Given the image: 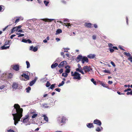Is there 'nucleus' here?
<instances>
[{
    "instance_id": "obj_1",
    "label": "nucleus",
    "mask_w": 132,
    "mask_h": 132,
    "mask_svg": "<svg viewBox=\"0 0 132 132\" xmlns=\"http://www.w3.org/2000/svg\"><path fill=\"white\" fill-rule=\"evenodd\" d=\"M14 107V109L12 111V115L13 117L14 124L16 125L20 121V119L22 117L23 109L21 108L20 106L18 104H15Z\"/></svg>"
},
{
    "instance_id": "obj_2",
    "label": "nucleus",
    "mask_w": 132,
    "mask_h": 132,
    "mask_svg": "<svg viewBox=\"0 0 132 132\" xmlns=\"http://www.w3.org/2000/svg\"><path fill=\"white\" fill-rule=\"evenodd\" d=\"M59 118L60 119H58V123L59 124L62 123L61 125V126H62L63 124H65L66 121H68V119L67 118L64 116H62Z\"/></svg>"
},
{
    "instance_id": "obj_3",
    "label": "nucleus",
    "mask_w": 132,
    "mask_h": 132,
    "mask_svg": "<svg viewBox=\"0 0 132 132\" xmlns=\"http://www.w3.org/2000/svg\"><path fill=\"white\" fill-rule=\"evenodd\" d=\"M80 74L78 72L76 71L75 72V74L73 78L74 79H76L78 80L81 79V78L80 76Z\"/></svg>"
},
{
    "instance_id": "obj_4",
    "label": "nucleus",
    "mask_w": 132,
    "mask_h": 132,
    "mask_svg": "<svg viewBox=\"0 0 132 132\" xmlns=\"http://www.w3.org/2000/svg\"><path fill=\"white\" fill-rule=\"evenodd\" d=\"M83 70H84L85 72L86 73L89 72L92 70V68H91L90 67H89L88 66H84L83 67Z\"/></svg>"
},
{
    "instance_id": "obj_5",
    "label": "nucleus",
    "mask_w": 132,
    "mask_h": 132,
    "mask_svg": "<svg viewBox=\"0 0 132 132\" xmlns=\"http://www.w3.org/2000/svg\"><path fill=\"white\" fill-rule=\"evenodd\" d=\"M93 123L94 124H96L99 126H100L102 125V123L101 121L97 119L94 120Z\"/></svg>"
},
{
    "instance_id": "obj_6",
    "label": "nucleus",
    "mask_w": 132,
    "mask_h": 132,
    "mask_svg": "<svg viewBox=\"0 0 132 132\" xmlns=\"http://www.w3.org/2000/svg\"><path fill=\"white\" fill-rule=\"evenodd\" d=\"M29 120V116L27 115L25 116V117L23 118L22 122L24 123H27L28 121Z\"/></svg>"
},
{
    "instance_id": "obj_7",
    "label": "nucleus",
    "mask_w": 132,
    "mask_h": 132,
    "mask_svg": "<svg viewBox=\"0 0 132 132\" xmlns=\"http://www.w3.org/2000/svg\"><path fill=\"white\" fill-rule=\"evenodd\" d=\"M70 67L69 65H67L65 66V68L66 69L65 72V73L68 74L70 72Z\"/></svg>"
},
{
    "instance_id": "obj_8",
    "label": "nucleus",
    "mask_w": 132,
    "mask_h": 132,
    "mask_svg": "<svg viewBox=\"0 0 132 132\" xmlns=\"http://www.w3.org/2000/svg\"><path fill=\"white\" fill-rule=\"evenodd\" d=\"M29 50L34 52H36L38 50V47L36 46L33 48V46H32L30 47Z\"/></svg>"
},
{
    "instance_id": "obj_9",
    "label": "nucleus",
    "mask_w": 132,
    "mask_h": 132,
    "mask_svg": "<svg viewBox=\"0 0 132 132\" xmlns=\"http://www.w3.org/2000/svg\"><path fill=\"white\" fill-rule=\"evenodd\" d=\"M67 63V62L65 61H63L61 62L60 64L58 65V67L62 68L64 66V64H65Z\"/></svg>"
},
{
    "instance_id": "obj_10",
    "label": "nucleus",
    "mask_w": 132,
    "mask_h": 132,
    "mask_svg": "<svg viewBox=\"0 0 132 132\" xmlns=\"http://www.w3.org/2000/svg\"><path fill=\"white\" fill-rule=\"evenodd\" d=\"M12 68L14 70L16 71H18L19 70V66L17 65H13Z\"/></svg>"
},
{
    "instance_id": "obj_11",
    "label": "nucleus",
    "mask_w": 132,
    "mask_h": 132,
    "mask_svg": "<svg viewBox=\"0 0 132 132\" xmlns=\"http://www.w3.org/2000/svg\"><path fill=\"white\" fill-rule=\"evenodd\" d=\"M86 126L87 127L89 128H91L94 127L93 123H87L86 124Z\"/></svg>"
},
{
    "instance_id": "obj_12",
    "label": "nucleus",
    "mask_w": 132,
    "mask_h": 132,
    "mask_svg": "<svg viewBox=\"0 0 132 132\" xmlns=\"http://www.w3.org/2000/svg\"><path fill=\"white\" fill-rule=\"evenodd\" d=\"M21 76L23 77H24L25 79H26L25 80H29V77L28 76L26 75V74L23 73L21 75Z\"/></svg>"
},
{
    "instance_id": "obj_13",
    "label": "nucleus",
    "mask_w": 132,
    "mask_h": 132,
    "mask_svg": "<svg viewBox=\"0 0 132 132\" xmlns=\"http://www.w3.org/2000/svg\"><path fill=\"white\" fill-rule=\"evenodd\" d=\"M95 55L94 54H90L87 56V57L89 58L93 59L94 58Z\"/></svg>"
},
{
    "instance_id": "obj_14",
    "label": "nucleus",
    "mask_w": 132,
    "mask_h": 132,
    "mask_svg": "<svg viewBox=\"0 0 132 132\" xmlns=\"http://www.w3.org/2000/svg\"><path fill=\"white\" fill-rule=\"evenodd\" d=\"M18 87V85L16 83H14L12 86V87L13 89H16Z\"/></svg>"
},
{
    "instance_id": "obj_15",
    "label": "nucleus",
    "mask_w": 132,
    "mask_h": 132,
    "mask_svg": "<svg viewBox=\"0 0 132 132\" xmlns=\"http://www.w3.org/2000/svg\"><path fill=\"white\" fill-rule=\"evenodd\" d=\"M43 20L45 21V22H51L52 21L54 20L53 19H42Z\"/></svg>"
},
{
    "instance_id": "obj_16",
    "label": "nucleus",
    "mask_w": 132,
    "mask_h": 132,
    "mask_svg": "<svg viewBox=\"0 0 132 132\" xmlns=\"http://www.w3.org/2000/svg\"><path fill=\"white\" fill-rule=\"evenodd\" d=\"M57 65H58V63L54 62L51 65V68L52 69H53L55 68Z\"/></svg>"
},
{
    "instance_id": "obj_17",
    "label": "nucleus",
    "mask_w": 132,
    "mask_h": 132,
    "mask_svg": "<svg viewBox=\"0 0 132 132\" xmlns=\"http://www.w3.org/2000/svg\"><path fill=\"white\" fill-rule=\"evenodd\" d=\"M5 86L4 85H0V92L2 91V90H4Z\"/></svg>"
},
{
    "instance_id": "obj_18",
    "label": "nucleus",
    "mask_w": 132,
    "mask_h": 132,
    "mask_svg": "<svg viewBox=\"0 0 132 132\" xmlns=\"http://www.w3.org/2000/svg\"><path fill=\"white\" fill-rule=\"evenodd\" d=\"M82 59H83L85 62H86L87 63L88 62V59L87 57L84 56Z\"/></svg>"
},
{
    "instance_id": "obj_19",
    "label": "nucleus",
    "mask_w": 132,
    "mask_h": 132,
    "mask_svg": "<svg viewBox=\"0 0 132 132\" xmlns=\"http://www.w3.org/2000/svg\"><path fill=\"white\" fill-rule=\"evenodd\" d=\"M83 56H82L80 55H78V56L77 57V60H79V61H80L81 60H82L83 58Z\"/></svg>"
},
{
    "instance_id": "obj_20",
    "label": "nucleus",
    "mask_w": 132,
    "mask_h": 132,
    "mask_svg": "<svg viewBox=\"0 0 132 132\" xmlns=\"http://www.w3.org/2000/svg\"><path fill=\"white\" fill-rule=\"evenodd\" d=\"M92 25V23H85L86 26L89 28H91Z\"/></svg>"
},
{
    "instance_id": "obj_21",
    "label": "nucleus",
    "mask_w": 132,
    "mask_h": 132,
    "mask_svg": "<svg viewBox=\"0 0 132 132\" xmlns=\"http://www.w3.org/2000/svg\"><path fill=\"white\" fill-rule=\"evenodd\" d=\"M10 46H5L4 45L2 46L1 47V49L2 50L6 49L9 48Z\"/></svg>"
},
{
    "instance_id": "obj_22",
    "label": "nucleus",
    "mask_w": 132,
    "mask_h": 132,
    "mask_svg": "<svg viewBox=\"0 0 132 132\" xmlns=\"http://www.w3.org/2000/svg\"><path fill=\"white\" fill-rule=\"evenodd\" d=\"M63 25L67 27L68 28H69V27L71 26V24L69 23H64Z\"/></svg>"
},
{
    "instance_id": "obj_23",
    "label": "nucleus",
    "mask_w": 132,
    "mask_h": 132,
    "mask_svg": "<svg viewBox=\"0 0 132 132\" xmlns=\"http://www.w3.org/2000/svg\"><path fill=\"white\" fill-rule=\"evenodd\" d=\"M26 63L27 65V69L29 68L30 67V64L29 62L28 61H26Z\"/></svg>"
},
{
    "instance_id": "obj_24",
    "label": "nucleus",
    "mask_w": 132,
    "mask_h": 132,
    "mask_svg": "<svg viewBox=\"0 0 132 132\" xmlns=\"http://www.w3.org/2000/svg\"><path fill=\"white\" fill-rule=\"evenodd\" d=\"M42 117H44V120L46 121H48V117L45 115H44L42 116Z\"/></svg>"
},
{
    "instance_id": "obj_25",
    "label": "nucleus",
    "mask_w": 132,
    "mask_h": 132,
    "mask_svg": "<svg viewBox=\"0 0 132 132\" xmlns=\"http://www.w3.org/2000/svg\"><path fill=\"white\" fill-rule=\"evenodd\" d=\"M35 82V80H32L29 83V85L30 86H32Z\"/></svg>"
},
{
    "instance_id": "obj_26",
    "label": "nucleus",
    "mask_w": 132,
    "mask_h": 132,
    "mask_svg": "<svg viewBox=\"0 0 132 132\" xmlns=\"http://www.w3.org/2000/svg\"><path fill=\"white\" fill-rule=\"evenodd\" d=\"M68 75V74H67L65 73H63L62 74V76L64 77L65 78L67 77Z\"/></svg>"
},
{
    "instance_id": "obj_27",
    "label": "nucleus",
    "mask_w": 132,
    "mask_h": 132,
    "mask_svg": "<svg viewBox=\"0 0 132 132\" xmlns=\"http://www.w3.org/2000/svg\"><path fill=\"white\" fill-rule=\"evenodd\" d=\"M101 84L103 87H104L108 89H110V88H109V87L108 86H107L105 84L103 83H101Z\"/></svg>"
},
{
    "instance_id": "obj_28",
    "label": "nucleus",
    "mask_w": 132,
    "mask_h": 132,
    "mask_svg": "<svg viewBox=\"0 0 132 132\" xmlns=\"http://www.w3.org/2000/svg\"><path fill=\"white\" fill-rule=\"evenodd\" d=\"M17 35H19L18 36V37H22L24 36V34H21L20 33H16Z\"/></svg>"
},
{
    "instance_id": "obj_29",
    "label": "nucleus",
    "mask_w": 132,
    "mask_h": 132,
    "mask_svg": "<svg viewBox=\"0 0 132 132\" xmlns=\"http://www.w3.org/2000/svg\"><path fill=\"white\" fill-rule=\"evenodd\" d=\"M91 81L93 82L94 84L95 85H96V81H94V79L93 78L91 79Z\"/></svg>"
},
{
    "instance_id": "obj_30",
    "label": "nucleus",
    "mask_w": 132,
    "mask_h": 132,
    "mask_svg": "<svg viewBox=\"0 0 132 132\" xmlns=\"http://www.w3.org/2000/svg\"><path fill=\"white\" fill-rule=\"evenodd\" d=\"M65 83L64 81H62L61 83H60L58 85V87H60L61 86H62Z\"/></svg>"
},
{
    "instance_id": "obj_31",
    "label": "nucleus",
    "mask_w": 132,
    "mask_h": 132,
    "mask_svg": "<svg viewBox=\"0 0 132 132\" xmlns=\"http://www.w3.org/2000/svg\"><path fill=\"white\" fill-rule=\"evenodd\" d=\"M124 54L127 56H129V57H130L131 56V55L130 53H127L126 52H124Z\"/></svg>"
},
{
    "instance_id": "obj_32",
    "label": "nucleus",
    "mask_w": 132,
    "mask_h": 132,
    "mask_svg": "<svg viewBox=\"0 0 132 132\" xmlns=\"http://www.w3.org/2000/svg\"><path fill=\"white\" fill-rule=\"evenodd\" d=\"M42 105V107L44 108H47L48 107V106H47V104H43Z\"/></svg>"
},
{
    "instance_id": "obj_33",
    "label": "nucleus",
    "mask_w": 132,
    "mask_h": 132,
    "mask_svg": "<svg viewBox=\"0 0 132 132\" xmlns=\"http://www.w3.org/2000/svg\"><path fill=\"white\" fill-rule=\"evenodd\" d=\"M109 49L111 53H112L114 51V50L113 47H110L109 48Z\"/></svg>"
},
{
    "instance_id": "obj_34",
    "label": "nucleus",
    "mask_w": 132,
    "mask_h": 132,
    "mask_svg": "<svg viewBox=\"0 0 132 132\" xmlns=\"http://www.w3.org/2000/svg\"><path fill=\"white\" fill-rule=\"evenodd\" d=\"M37 116V113H34L33 114L32 116V118H34Z\"/></svg>"
},
{
    "instance_id": "obj_35",
    "label": "nucleus",
    "mask_w": 132,
    "mask_h": 132,
    "mask_svg": "<svg viewBox=\"0 0 132 132\" xmlns=\"http://www.w3.org/2000/svg\"><path fill=\"white\" fill-rule=\"evenodd\" d=\"M103 72H104L105 73H110V71H109L108 70L105 69L103 71Z\"/></svg>"
},
{
    "instance_id": "obj_36",
    "label": "nucleus",
    "mask_w": 132,
    "mask_h": 132,
    "mask_svg": "<svg viewBox=\"0 0 132 132\" xmlns=\"http://www.w3.org/2000/svg\"><path fill=\"white\" fill-rule=\"evenodd\" d=\"M51 84L50 83L49 81H47L46 84V85L47 87H48Z\"/></svg>"
},
{
    "instance_id": "obj_37",
    "label": "nucleus",
    "mask_w": 132,
    "mask_h": 132,
    "mask_svg": "<svg viewBox=\"0 0 132 132\" xmlns=\"http://www.w3.org/2000/svg\"><path fill=\"white\" fill-rule=\"evenodd\" d=\"M55 84H53L49 88H50L51 89H53V88L54 87L55 85Z\"/></svg>"
},
{
    "instance_id": "obj_38",
    "label": "nucleus",
    "mask_w": 132,
    "mask_h": 132,
    "mask_svg": "<svg viewBox=\"0 0 132 132\" xmlns=\"http://www.w3.org/2000/svg\"><path fill=\"white\" fill-rule=\"evenodd\" d=\"M96 131L97 132H100L101 131L100 128L99 127H97L96 129Z\"/></svg>"
},
{
    "instance_id": "obj_39",
    "label": "nucleus",
    "mask_w": 132,
    "mask_h": 132,
    "mask_svg": "<svg viewBox=\"0 0 132 132\" xmlns=\"http://www.w3.org/2000/svg\"><path fill=\"white\" fill-rule=\"evenodd\" d=\"M27 90L26 92L27 93H28L29 90L31 89V88L30 87H28L26 89Z\"/></svg>"
},
{
    "instance_id": "obj_40",
    "label": "nucleus",
    "mask_w": 132,
    "mask_h": 132,
    "mask_svg": "<svg viewBox=\"0 0 132 132\" xmlns=\"http://www.w3.org/2000/svg\"><path fill=\"white\" fill-rule=\"evenodd\" d=\"M44 4H45V5L47 6L48 4L49 3V2L48 1H44Z\"/></svg>"
},
{
    "instance_id": "obj_41",
    "label": "nucleus",
    "mask_w": 132,
    "mask_h": 132,
    "mask_svg": "<svg viewBox=\"0 0 132 132\" xmlns=\"http://www.w3.org/2000/svg\"><path fill=\"white\" fill-rule=\"evenodd\" d=\"M61 2L63 4H67V2L66 1L64 0H61Z\"/></svg>"
},
{
    "instance_id": "obj_42",
    "label": "nucleus",
    "mask_w": 132,
    "mask_h": 132,
    "mask_svg": "<svg viewBox=\"0 0 132 132\" xmlns=\"http://www.w3.org/2000/svg\"><path fill=\"white\" fill-rule=\"evenodd\" d=\"M63 69L62 68H61L58 71L61 74L63 72Z\"/></svg>"
},
{
    "instance_id": "obj_43",
    "label": "nucleus",
    "mask_w": 132,
    "mask_h": 132,
    "mask_svg": "<svg viewBox=\"0 0 132 132\" xmlns=\"http://www.w3.org/2000/svg\"><path fill=\"white\" fill-rule=\"evenodd\" d=\"M127 95H132V90H131V91L129 92H127Z\"/></svg>"
},
{
    "instance_id": "obj_44",
    "label": "nucleus",
    "mask_w": 132,
    "mask_h": 132,
    "mask_svg": "<svg viewBox=\"0 0 132 132\" xmlns=\"http://www.w3.org/2000/svg\"><path fill=\"white\" fill-rule=\"evenodd\" d=\"M63 49H64V52H68V51L67 50H69V48H64Z\"/></svg>"
},
{
    "instance_id": "obj_45",
    "label": "nucleus",
    "mask_w": 132,
    "mask_h": 132,
    "mask_svg": "<svg viewBox=\"0 0 132 132\" xmlns=\"http://www.w3.org/2000/svg\"><path fill=\"white\" fill-rule=\"evenodd\" d=\"M131 89L130 88H127V89H126L125 90H124V92H126L127 91L128 92V91H131Z\"/></svg>"
},
{
    "instance_id": "obj_46",
    "label": "nucleus",
    "mask_w": 132,
    "mask_h": 132,
    "mask_svg": "<svg viewBox=\"0 0 132 132\" xmlns=\"http://www.w3.org/2000/svg\"><path fill=\"white\" fill-rule=\"evenodd\" d=\"M111 64H112V65L114 67H115L116 66V65H115L114 63L112 61H111Z\"/></svg>"
},
{
    "instance_id": "obj_47",
    "label": "nucleus",
    "mask_w": 132,
    "mask_h": 132,
    "mask_svg": "<svg viewBox=\"0 0 132 132\" xmlns=\"http://www.w3.org/2000/svg\"><path fill=\"white\" fill-rule=\"evenodd\" d=\"M119 47L121 50L123 51H125V50L122 48V47L121 45H119Z\"/></svg>"
},
{
    "instance_id": "obj_48",
    "label": "nucleus",
    "mask_w": 132,
    "mask_h": 132,
    "mask_svg": "<svg viewBox=\"0 0 132 132\" xmlns=\"http://www.w3.org/2000/svg\"><path fill=\"white\" fill-rule=\"evenodd\" d=\"M22 42H23L27 43L28 42V40H27L25 39H23L22 40Z\"/></svg>"
},
{
    "instance_id": "obj_49",
    "label": "nucleus",
    "mask_w": 132,
    "mask_h": 132,
    "mask_svg": "<svg viewBox=\"0 0 132 132\" xmlns=\"http://www.w3.org/2000/svg\"><path fill=\"white\" fill-rule=\"evenodd\" d=\"M128 60L130 61L131 62H132V57L130 56V57H129L128 58Z\"/></svg>"
},
{
    "instance_id": "obj_50",
    "label": "nucleus",
    "mask_w": 132,
    "mask_h": 132,
    "mask_svg": "<svg viewBox=\"0 0 132 132\" xmlns=\"http://www.w3.org/2000/svg\"><path fill=\"white\" fill-rule=\"evenodd\" d=\"M109 47H112L113 45L111 43H109L108 44Z\"/></svg>"
},
{
    "instance_id": "obj_51",
    "label": "nucleus",
    "mask_w": 132,
    "mask_h": 132,
    "mask_svg": "<svg viewBox=\"0 0 132 132\" xmlns=\"http://www.w3.org/2000/svg\"><path fill=\"white\" fill-rule=\"evenodd\" d=\"M78 68H79L81 69H82V68L81 67L80 64H78Z\"/></svg>"
},
{
    "instance_id": "obj_52",
    "label": "nucleus",
    "mask_w": 132,
    "mask_h": 132,
    "mask_svg": "<svg viewBox=\"0 0 132 132\" xmlns=\"http://www.w3.org/2000/svg\"><path fill=\"white\" fill-rule=\"evenodd\" d=\"M62 32V30L61 29H58V34L61 33Z\"/></svg>"
},
{
    "instance_id": "obj_53",
    "label": "nucleus",
    "mask_w": 132,
    "mask_h": 132,
    "mask_svg": "<svg viewBox=\"0 0 132 132\" xmlns=\"http://www.w3.org/2000/svg\"><path fill=\"white\" fill-rule=\"evenodd\" d=\"M81 69H80L79 68H76V71H77L76 72L78 71V72H80V71H81Z\"/></svg>"
},
{
    "instance_id": "obj_54",
    "label": "nucleus",
    "mask_w": 132,
    "mask_h": 132,
    "mask_svg": "<svg viewBox=\"0 0 132 132\" xmlns=\"http://www.w3.org/2000/svg\"><path fill=\"white\" fill-rule=\"evenodd\" d=\"M10 25H9V26H6L4 28H3V31H4L7 28V27H9V26H10Z\"/></svg>"
},
{
    "instance_id": "obj_55",
    "label": "nucleus",
    "mask_w": 132,
    "mask_h": 132,
    "mask_svg": "<svg viewBox=\"0 0 132 132\" xmlns=\"http://www.w3.org/2000/svg\"><path fill=\"white\" fill-rule=\"evenodd\" d=\"M71 75L72 76H73L75 74V72H74V73L73 72L71 71Z\"/></svg>"
},
{
    "instance_id": "obj_56",
    "label": "nucleus",
    "mask_w": 132,
    "mask_h": 132,
    "mask_svg": "<svg viewBox=\"0 0 132 132\" xmlns=\"http://www.w3.org/2000/svg\"><path fill=\"white\" fill-rule=\"evenodd\" d=\"M15 36V35L13 34L10 37V38L12 39Z\"/></svg>"
},
{
    "instance_id": "obj_57",
    "label": "nucleus",
    "mask_w": 132,
    "mask_h": 132,
    "mask_svg": "<svg viewBox=\"0 0 132 132\" xmlns=\"http://www.w3.org/2000/svg\"><path fill=\"white\" fill-rule=\"evenodd\" d=\"M92 38L94 40H95L96 39V36L95 35H93L92 36Z\"/></svg>"
},
{
    "instance_id": "obj_58",
    "label": "nucleus",
    "mask_w": 132,
    "mask_h": 132,
    "mask_svg": "<svg viewBox=\"0 0 132 132\" xmlns=\"http://www.w3.org/2000/svg\"><path fill=\"white\" fill-rule=\"evenodd\" d=\"M80 72L82 74V75H84V73L83 71L82 70V69H81V70L80 71Z\"/></svg>"
},
{
    "instance_id": "obj_59",
    "label": "nucleus",
    "mask_w": 132,
    "mask_h": 132,
    "mask_svg": "<svg viewBox=\"0 0 132 132\" xmlns=\"http://www.w3.org/2000/svg\"><path fill=\"white\" fill-rule=\"evenodd\" d=\"M113 48L114 50H118V48H117V47L116 46H113Z\"/></svg>"
},
{
    "instance_id": "obj_60",
    "label": "nucleus",
    "mask_w": 132,
    "mask_h": 132,
    "mask_svg": "<svg viewBox=\"0 0 132 132\" xmlns=\"http://www.w3.org/2000/svg\"><path fill=\"white\" fill-rule=\"evenodd\" d=\"M113 83V82L112 81H108V83L109 84H112Z\"/></svg>"
},
{
    "instance_id": "obj_61",
    "label": "nucleus",
    "mask_w": 132,
    "mask_h": 132,
    "mask_svg": "<svg viewBox=\"0 0 132 132\" xmlns=\"http://www.w3.org/2000/svg\"><path fill=\"white\" fill-rule=\"evenodd\" d=\"M12 73H10L9 75V76H8V77L9 78H12Z\"/></svg>"
},
{
    "instance_id": "obj_62",
    "label": "nucleus",
    "mask_w": 132,
    "mask_h": 132,
    "mask_svg": "<svg viewBox=\"0 0 132 132\" xmlns=\"http://www.w3.org/2000/svg\"><path fill=\"white\" fill-rule=\"evenodd\" d=\"M8 132H14L13 130L10 129L7 131Z\"/></svg>"
},
{
    "instance_id": "obj_63",
    "label": "nucleus",
    "mask_w": 132,
    "mask_h": 132,
    "mask_svg": "<svg viewBox=\"0 0 132 132\" xmlns=\"http://www.w3.org/2000/svg\"><path fill=\"white\" fill-rule=\"evenodd\" d=\"M9 42H10L9 41L8 42H5V45H7L9 43Z\"/></svg>"
},
{
    "instance_id": "obj_64",
    "label": "nucleus",
    "mask_w": 132,
    "mask_h": 132,
    "mask_svg": "<svg viewBox=\"0 0 132 132\" xmlns=\"http://www.w3.org/2000/svg\"><path fill=\"white\" fill-rule=\"evenodd\" d=\"M64 21L65 22H69V21L68 20V19H65L64 20Z\"/></svg>"
}]
</instances>
